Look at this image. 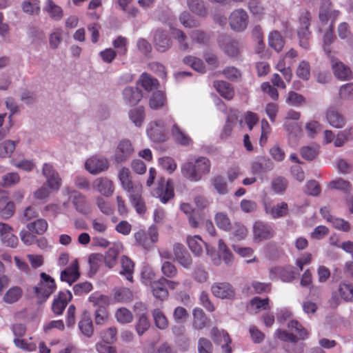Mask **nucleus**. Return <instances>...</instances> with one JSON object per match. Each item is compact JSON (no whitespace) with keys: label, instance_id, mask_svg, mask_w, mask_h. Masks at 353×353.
I'll use <instances>...</instances> for the list:
<instances>
[{"label":"nucleus","instance_id":"a878e982","mask_svg":"<svg viewBox=\"0 0 353 353\" xmlns=\"http://www.w3.org/2000/svg\"><path fill=\"white\" fill-rule=\"evenodd\" d=\"M332 68L336 77L341 80H349L352 77L350 68L336 59H332Z\"/></svg>","mask_w":353,"mask_h":353},{"label":"nucleus","instance_id":"8fccbe9b","mask_svg":"<svg viewBox=\"0 0 353 353\" xmlns=\"http://www.w3.org/2000/svg\"><path fill=\"white\" fill-rule=\"evenodd\" d=\"M232 238L235 241L244 239L248 234L247 228L240 223H235L231 226Z\"/></svg>","mask_w":353,"mask_h":353},{"label":"nucleus","instance_id":"5701e85b","mask_svg":"<svg viewBox=\"0 0 353 353\" xmlns=\"http://www.w3.org/2000/svg\"><path fill=\"white\" fill-rule=\"evenodd\" d=\"M71 299L72 294L69 291L60 292L53 301L52 305L53 312L57 315L61 314Z\"/></svg>","mask_w":353,"mask_h":353},{"label":"nucleus","instance_id":"c756f323","mask_svg":"<svg viewBox=\"0 0 353 353\" xmlns=\"http://www.w3.org/2000/svg\"><path fill=\"white\" fill-rule=\"evenodd\" d=\"M165 282H166V279L161 277L159 280L153 281L150 285L152 294L156 298L161 300H163L168 296V292Z\"/></svg>","mask_w":353,"mask_h":353},{"label":"nucleus","instance_id":"4c0bfd02","mask_svg":"<svg viewBox=\"0 0 353 353\" xmlns=\"http://www.w3.org/2000/svg\"><path fill=\"white\" fill-rule=\"evenodd\" d=\"M121 274L124 275L127 280L133 281L132 274L134 272V263L126 256H123L121 259Z\"/></svg>","mask_w":353,"mask_h":353},{"label":"nucleus","instance_id":"0eeeda50","mask_svg":"<svg viewBox=\"0 0 353 353\" xmlns=\"http://www.w3.org/2000/svg\"><path fill=\"white\" fill-rule=\"evenodd\" d=\"M300 26L297 30V34L299 39V46L305 50L310 48L309 39L311 32L309 30L310 24V14L307 12L302 13L299 17Z\"/></svg>","mask_w":353,"mask_h":353},{"label":"nucleus","instance_id":"f704fd0d","mask_svg":"<svg viewBox=\"0 0 353 353\" xmlns=\"http://www.w3.org/2000/svg\"><path fill=\"white\" fill-rule=\"evenodd\" d=\"M268 44L276 52H279L285 45V40L279 31L272 30L268 35Z\"/></svg>","mask_w":353,"mask_h":353},{"label":"nucleus","instance_id":"f8f14e48","mask_svg":"<svg viewBox=\"0 0 353 353\" xmlns=\"http://www.w3.org/2000/svg\"><path fill=\"white\" fill-rule=\"evenodd\" d=\"M210 336L214 343L221 346L223 353H232L231 339L227 332L214 327L211 330Z\"/></svg>","mask_w":353,"mask_h":353},{"label":"nucleus","instance_id":"6ab92c4d","mask_svg":"<svg viewBox=\"0 0 353 353\" xmlns=\"http://www.w3.org/2000/svg\"><path fill=\"white\" fill-rule=\"evenodd\" d=\"M92 188L101 195L109 197L114 191V183L107 177L97 178L92 182Z\"/></svg>","mask_w":353,"mask_h":353},{"label":"nucleus","instance_id":"ddd939ff","mask_svg":"<svg viewBox=\"0 0 353 353\" xmlns=\"http://www.w3.org/2000/svg\"><path fill=\"white\" fill-rule=\"evenodd\" d=\"M134 148L131 141L124 139L121 140L116 148L114 160L117 163H121L126 161L133 154Z\"/></svg>","mask_w":353,"mask_h":353},{"label":"nucleus","instance_id":"4468645a","mask_svg":"<svg viewBox=\"0 0 353 353\" xmlns=\"http://www.w3.org/2000/svg\"><path fill=\"white\" fill-rule=\"evenodd\" d=\"M283 128L287 133L289 145L292 148L296 147L299 140L302 137L301 125L294 121H284Z\"/></svg>","mask_w":353,"mask_h":353},{"label":"nucleus","instance_id":"aec40b11","mask_svg":"<svg viewBox=\"0 0 353 353\" xmlns=\"http://www.w3.org/2000/svg\"><path fill=\"white\" fill-rule=\"evenodd\" d=\"M211 291L214 296L219 299H231L234 296V288L227 282H217L212 284Z\"/></svg>","mask_w":353,"mask_h":353},{"label":"nucleus","instance_id":"3c124183","mask_svg":"<svg viewBox=\"0 0 353 353\" xmlns=\"http://www.w3.org/2000/svg\"><path fill=\"white\" fill-rule=\"evenodd\" d=\"M16 148V143L11 140L0 142V157L6 158L11 156Z\"/></svg>","mask_w":353,"mask_h":353},{"label":"nucleus","instance_id":"a19ab883","mask_svg":"<svg viewBox=\"0 0 353 353\" xmlns=\"http://www.w3.org/2000/svg\"><path fill=\"white\" fill-rule=\"evenodd\" d=\"M166 105L165 94L161 91L153 92L149 100V106L152 110H159Z\"/></svg>","mask_w":353,"mask_h":353},{"label":"nucleus","instance_id":"423d86ee","mask_svg":"<svg viewBox=\"0 0 353 353\" xmlns=\"http://www.w3.org/2000/svg\"><path fill=\"white\" fill-rule=\"evenodd\" d=\"M229 25L231 29L236 32L244 31L249 23L248 12L243 8L234 10L228 18Z\"/></svg>","mask_w":353,"mask_h":353},{"label":"nucleus","instance_id":"20e7f679","mask_svg":"<svg viewBox=\"0 0 353 353\" xmlns=\"http://www.w3.org/2000/svg\"><path fill=\"white\" fill-rule=\"evenodd\" d=\"M186 241L190 250L196 256H201L203 252V248H205L208 255L211 258L212 262L215 265L221 264V258L215 253L213 248H210L208 245L201 239L199 235L188 236Z\"/></svg>","mask_w":353,"mask_h":353},{"label":"nucleus","instance_id":"cd10ccee","mask_svg":"<svg viewBox=\"0 0 353 353\" xmlns=\"http://www.w3.org/2000/svg\"><path fill=\"white\" fill-rule=\"evenodd\" d=\"M79 276L78 262L74 260L68 268L61 272V280L71 285L79 279Z\"/></svg>","mask_w":353,"mask_h":353},{"label":"nucleus","instance_id":"2eb2a0df","mask_svg":"<svg viewBox=\"0 0 353 353\" xmlns=\"http://www.w3.org/2000/svg\"><path fill=\"white\" fill-rule=\"evenodd\" d=\"M283 128L287 133L289 145L292 148L296 147L299 140L302 137L301 125L294 121H284Z\"/></svg>","mask_w":353,"mask_h":353},{"label":"nucleus","instance_id":"7ed1b4c3","mask_svg":"<svg viewBox=\"0 0 353 353\" xmlns=\"http://www.w3.org/2000/svg\"><path fill=\"white\" fill-rule=\"evenodd\" d=\"M174 122L172 116L165 119H159L150 122L147 127L146 132L150 139L154 142H163L167 139V128Z\"/></svg>","mask_w":353,"mask_h":353},{"label":"nucleus","instance_id":"49530a36","mask_svg":"<svg viewBox=\"0 0 353 353\" xmlns=\"http://www.w3.org/2000/svg\"><path fill=\"white\" fill-rule=\"evenodd\" d=\"M193 327L196 330L203 329L207 323V317L201 308L196 307L193 310Z\"/></svg>","mask_w":353,"mask_h":353},{"label":"nucleus","instance_id":"c85d7f7f","mask_svg":"<svg viewBox=\"0 0 353 353\" xmlns=\"http://www.w3.org/2000/svg\"><path fill=\"white\" fill-rule=\"evenodd\" d=\"M171 125V134L176 143L182 145H189L191 144V138L182 128L175 123L174 121Z\"/></svg>","mask_w":353,"mask_h":353},{"label":"nucleus","instance_id":"69168bd1","mask_svg":"<svg viewBox=\"0 0 353 353\" xmlns=\"http://www.w3.org/2000/svg\"><path fill=\"white\" fill-rule=\"evenodd\" d=\"M212 184L214 189L219 194H225L228 193V185L223 176H215L212 179Z\"/></svg>","mask_w":353,"mask_h":353},{"label":"nucleus","instance_id":"864d4df0","mask_svg":"<svg viewBox=\"0 0 353 353\" xmlns=\"http://www.w3.org/2000/svg\"><path fill=\"white\" fill-rule=\"evenodd\" d=\"M305 130L307 135L314 138L322 130V125L316 120H310L305 123Z\"/></svg>","mask_w":353,"mask_h":353},{"label":"nucleus","instance_id":"5fc2aeb1","mask_svg":"<svg viewBox=\"0 0 353 353\" xmlns=\"http://www.w3.org/2000/svg\"><path fill=\"white\" fill-rule=\"evenodd\" d=\"M117 321L121 324L130 323L133 320L132 312L125 307L119 308L115 312Z\"/></svg>","mask_w":353,"mask_h":353},{"label":"nucleus","instance_id":"1a4fd4ad","mask_svg":"<svg viewBox=\"0 0 353 353\" xmlns=\"http://www.w3.org/2000/svg\"><path fill=\"white\" fill-rule=\"evenodd\" d=\"M42 174L46 179L48 188L52 191L57 192L61 186L62 180L54 166L48 163H44Z\"/></svg>","mask_w":353,"mask_h":353},{"label":"nucleus","instance_id":"bb28decb","mask_svg":"<svg viewBox=\"0 0 353 353\" xmlns=\"http://www.w3.org/2000/svg\"><path fill=\"white\" fill-rule=\"evenodd\" d=\"M143 188H139L137 191H134L129 194V199L132 205L135 208L136 212L139 214H143L146 211L145 201L142 197Z\"/></svg>","mask_w":353,"mask_h":353},{"label":"nucleus","instance_id":"13d9d810","mask_svg":"<svg viewBox=\"0 0 353 353\" xmlns=\"http://www.w3.org/2000/svg\"><path fill=\"white\" fill-rule=\"evenodd\" d=\"M170 34L172 37L178 41L179 46L181 50H186L188 49L189 46L185 41L186 35L183 31L179 29L173 28L170 29Z\"/></svg>","mask_w":353,"mask_h":353},{"label":"nucleus","instance_id":"6e6d98bb","mask_svg":"<svg viewBox=\"0 0 353 353\" xmlns=\"http://www.w3.org/2000/svg\"><path fill=\"white\" fill-rule=\"evenodd\" d=\"M129 117L136 126L140 127L145 117L144 108L143 107H138L131 110L129 112Z\"/></svg>","mask_w":353,"mask_h":353},{"label":"nucleus","instance_id":"9b49d317","mask_svg":"<svg viewBox=\"0 0 353 353\" xmlns=\"http://www.w3.org/2000/svg\"><path fill=\"white\" fill-rule=\"evenodd\" d=\"M339 15L340 12L332 8L330 0H322L319 17L323 24H327L328 21H330V24L334 25V22Z\"/></svg>","mask_w":353,"mask_h":353},{"label":"nucleus","instance_id":"412c9836","mask_svg":"<svg viewBox=\"0 0 353 353\" xmlns=\"http://www.w3.org/2000/svg\"><path fill=\"white\" fill-rule=\"evenodd\" d=\"M254 239L261 241L272 238L274 235L272 228L263 222L256 221L253 225Z\"/></svg>","mask_w":353,"mask_h":353},{"label":"nucleus","instance_id":"b1692460","mask_svg":"<svg viewBox=\"0 0 353 353\" xmlns=\"http://www.w3.org/2000/svg\"><path fill=\"white\" fill-rule=\"evenodd\" d=\"M265 211L273 219L285 216L288 213V205L285 202L278 203L275 205L265 204Z\"/></svg>","mask_w":353,"mask_h":353},{"label":"nucleus","instance_id":"473e14b6","mask_svg":"<svg viewBox=\"0 0 353 353\" xmlns=\"http://www.w3.org/2000/svg\"><path fill=\"white\" fill-rule=\"evenodd\" d=\"M154 41L157 50L165 52L170 46V40L168 36L162 30H157L154 36Z\"/></svg>","mask_w":353,"mask_h":353},{"label":"nucleus","instance_id":"2f4dec72","mask_svg":"<svg viewBox=\"0 0 353 353\" xmlns=\"http://www.w3.org/2000/svg\"><path fill=\"white\" fill-rule=\"evenodd\" d=\"M43 11L47 12L50 17L55 21L61 20L63 16V9L52 0L46 1Z\"/></svg>","mask_w":353,"mask_h":353},{"label":"nucleus","instance_id":"79ce46f5","mask_svg":"<svg viewBox=\"0 0 353 353\" xmlns=\"http://www.w3.org/2000/svg\"><path fill=\"white\" fill-rule=\"evenodd\" d=\"M88 301L97 308H106L110 304L109 297L97 292L92 293L89 296Z\"/></svg>","mask_w":353,"mask_h":353},{"label":"nucleus","instance_id":"a18cd8bd","mask_svg":"<svg viewBox=\"0 0 353 353\" xmlns=\"http://www.w3.org/2000/svg\"><path fill=\"white\" fill-rule=\"evenodd\" d=\"M23 12L29 15H37L40 12V2L39 0L23 1L21 3Z\"/></svg>","mask_w":353,"mask_h":353},{"label":"nucleus","instance_id":"052dcab7","mask_svg":"<svg viewBox=\"0 0 353 353\" xmlns=\"http://www.w3.org/2000/svg\"><path fill=\"white\" fill-rule=\"evenodd\" d=\"M183 63L190 65L192 69L199 72H205V65L203 61L196 57L188 56L184 57Z\"/></svg>","mask_w":353,"mask_h":353},{"label":"nucleus","instance_id":"680f3d73","mask_svg":"<svg viewBox=\"0 0 353 353\" xmlns=\"http://www.w3.org/2000/svg\"><path fill=\"white\" fill-rule=\"evenodd\" d=\"M215 222L218 228L225 231H228L231 228V223L228 215L223 212H218L215 215Z\"/></svg>","mask_w":353,"mask_h":353},{"label":"nucleus","instance_id":"dca6fc26","mask_svg":"<svg viewBox=\"0 0 353 353\" xmlns=\"http://www.w3.org/2000/svg\"><path fill=\"white\" fill-rule=\"evenodd\" d=\"M153 195L160 199V201L166 203L174 196V186L171 181H165L161 179L158 183V187L153 191Z\"/></svg>","mask_w":353,"mask_h":353},{"label":"nucleus","instance_id":"7c9ffc66","mask_svg":"<svg viewBox=\"0 0 353 353\" xmlns=\"http://www.w3.org/2000/svg\"><path fill=\"white\" fill-rule=\"evenodd\" d=\"M123 99L130 105L137 104L143 97L141 91L137 88H125L123 91Z\"/></svg>","mask_w":353,"mask_h":353},{"label":"nucleus","instance_id":"4be33fe9","mask_svg":"<svg viewBox=\"0 0 353 353\" xmlns=\"http://www.w3.org/2000/svg\"><path fill=\"white\" fill-rule=\"evenodd\" d=\"M327 123L334 128H343L346 124L345 117L334 108H328L325 112Z\"/></svg>","mask_w":353,"mask_h":353},{"label":"nucleus","instance_id":"37998d69","mask_svg":"<svg viewBox=\"0 0 353 353\" xmlns=\"http://www.w3.org/2000/svg\"><path fill=\"white\" fill-rule=\"evenodd\" d=\"M292 61H290L288 63L289 65L287 66L285 58V57H283L279 59L276 65V70L282 74L283 78L287 82H290L292 77V72L290 68V65L292 64Z\"/></svg>","mask_w":353,"mask_h":353},{"label":"nucleus","instance_id":"f03ea898","mask_svg":"<svg viewBox=\"0 0 353 353\" xmlns=\"http://www.w3.org/2000/svg\"><path fill=\"white\" fill-rule=\"evenodd\" d=\"M288 327L291 333L278 329L275 334L276 337L286 342L295 343L299 340H305L309 336V332L297 321L292 320L288 323Z\"/></svg>","mask_w":353,"mask_h":353},{"label":"nucleus","instance_id":"4d7b16f0","mask_svg":"<svg viewBox=\"0 0 353 353\" xmlns=\"http://www.w3.org/2000/svg\"><path fill=\"white\" fill-rule=\"evenodd\" d=\"M296 74L300 79L307 81L310 77V65L309 62L305 60L300 61L296 70Z\"/></svg>","mask_w":353,"mask_h":353},{"label":"nucleus","instance_id":"6e6552de","mask_svg":"<svg viewBox=\"0 0 353 353\" xmlns=\"http://www.w3.org/2000/svg\"><path fill=\"white\" fill-rule=\"evenodd\" d=\"M158 236L157 230L154 226H150L148 232L139 230L134 234L137 243L146 250L150 249L157 242Z\"/></svg>","mask_w":353,"mask_h":353},{"label":"nucleus","instance_id":"c03bdc74","mask_svg":"<svg viewBox=\"0 0 353 353\" xmlns=\"http://www.w3.org/2000/svg\"><path fill=\"white\" fill-rule=\"evenodd\" d=\"M48 227L47 221L43 219H39L35 221L27 224V229L38 235L44 234Z\"/></svg>","mask_w":353,"mask_h":353},{"label":"nucleus","instance_id":"603ef678","mask_svg":"<svg viewBox=\"0 0 353 353\" xmlns=\"http://www.w3.org/2000/svg\"><path fill=\"white\" fill-rule=\"evenodd\" d=\"M152 316L155 325L161 330H164L168 326V321L163 314L159 309H155L152 311Z\"/></svg>","mask_w":353,"mask_h":353},{"label":"nucleus","instance_id":"58836bf2","mask_svg":"<svg viewBox=\"0 0 353 353\" xmlns=\"http://www.w3.org/2000/svg\"><path fill=\"white\" fill-rule=\"evenodd\" d=\"M23 295V290L19 286L10 288L3 295V300L8 304L17 302Z\"/></svg>","mask_w":353,"mask_h":353},{"label":"nucleus","instance_id":"a211bd4d","mask_svg":"<svg viewBox=\"0 0 353 353\" xmlns=\"http://www.w3.org/2000/svg\"><path fill=\"white\" fill-rule=\"evenodd\" d=\"M63 193L69 195V199L72 202L76 210L83 214L88 212V201L86 197L76 190H70L68 188L63 190Z\"/></svg>","mask_w":353,"mask_h":353},{"label":"nucleus","instance_id":"f257e3e1","mask_svg":"<svg viewBox=\"0 0 353 353\" xmlns=\"http://www.w3.org/2000/svg\"><path fill=\"white\" fill-rule=\"evenodd\" d=\"M210 170V161L205 157H199L194 162L185 163L181 172L183 175L191 181H199L203 174H208Z\"/></svg>","mask_w":353,"mask_h":353},{"label":"nucleus","instance_id":"9d476101","mask_svg":"<svg viewBox=\"0 0 353 353\" xmlns=\"http://www.w3.org/2000/svg\"><path fill=\"white\" fill-rule=\"evenodd\" d=\"M118 178L120 181L121 188L128 194L137 191L142 185L138 181H133L131 177V173L129 168L122 167L119 170Z\"/></svg>","mask_w":353,"mask_h":353},{"label":"nucleus","instance_id":"ea45409f","mask_svg":"<svg viewBox=\"0 0 353 353\" xmlns=\"http://www.w3.org/2000/svg\"><path fill=\"white\" fill-rule=\"evenodd\" d=\"M353 140V125L339 131L334 140L335 147H342L345 142Z\"/></svg>","mask_w":353,"mask_h":353},{"label":"nucleus","instance_id":"e2e57ef3","mask_svg":"<svg viewBox=\"0 0 353 353\" xmlns=\"http://www.w3.org/2000/svg\"><path fill=\"white\" fill-rule=\"evenodd\" d=\"M114 299L117 302L127 303L132 299V293L128 288H121L114 293Z\"/></svg>","mask_w":353,"mask_h":353},{"label":"nucleus","instance_id":"774afa93","mask_svg":"<svg viewBox=\"0 0 353 353\" xmlns=\"http://www.w3.org/2000/svg\"><path fill=\"white\" fill-rule=\"evenodd\" d=\"M288 181L282 176L275 178L272 182V188L276 194H283L288 187Z\"/></svg>","mask_w":353,"mask_h":353},{"label":"nucleus","instance_id":"e433bc0d","mask_svg":"<svg viewBox=\"0 0 353 353\" xmlns=\"http://www.w3.org/2000/svg\"><path fill=\"white\" fill-rule=\"evenodd\" d=\"M187 6L190 10L199 16H205L208 13V8L203 0H186Z\"/></svg>","mask_w":353,"mask_h":353},{"label":"nucleus","instance_id":"39448f33","mask_svg":"<svg viewBox=\"0 0 353 353\" xmlns=\"http://www.w3.org/2000/svg\"><path fill=\"white\" fill-rule=\"evenodd\" d=\"M41 280L34 288V291L38 299L45 301L56 290L54 280L48 274L41 272Z\"/></svg>","mask_w":353,"mask_h":353},{"label":"nucleus","instance_id":"09e8293b","mask_svg":"<svg viewBox=\"0 0 353 353\" xmlns=\"http://www.w3.org/2000/svg\"><path fill=\"white\" fill-rule=\"evenodd\" d=\"M337 32L341 39L345 40L350 46L353 47V36L347 23L342 22L339 23Z\"/></svg>","mask_w":353,"mask_h":353},{"label":"nucleus","instance_id":"f3484780","mask_svg":"<svg viewBox=\"0 0 353 353\" xmlns=\"http://www.w3.org/2000/svg\"><path fill=\"white\" fill-rule=\"evenodd\" d=\"M109 163L106 158L97 156L91 157L85 163V168L92 174H97L107 170Z\"/></svg>","mask_w":353,"mask_h":353},{"label":"nucleus","instance_id":"de8ad7c7","mask_svg":"<svg viewBox=\"0 0 353 353\" xmlns=\"http://www.w3.org/2000/svg\"><path fill=\"white\" fill-rule=\"evenodd\" d=\"M341 297L347 302H353V285L346 281H343L339 287Z\"/></svg>","mask_w":353,"mask_h":353},{"label":"nucleus","instance_id":"c9c22d12","mask_svg":"<svg viewBox=\"0 0 353 353\" xmlns=\"http://www.w3.org/2000/svg\"><path fill=\"white\" fill-rule=\"evenodd\" d=\"M271 274L277 275L283 282L290 283L295 279V273L291 267H278L271 270Z\"/></svg>","mask_w":353,"mask_h":353},{"label":"nucleus","instance_id":"338daca9","mask_svg":"<svg viewBox=\"0 0 353 353\" xmlns=\"http://www.w3.org/2000/svg\"><path fill=\"white\" fill-rule=\"evenodd\" d=\"M117 330L116 327H111L101 332V338L107 344H112L117 341Z\"/></svg>","mask_w":353,"mask_h":353},{"label":"nucleus","instance_id":"72a5a7b5","mask_svg":"<svg viewBox=\"0 0 353 353\" xmlns=\"http://www.w3.org/2000/svg\"><path fill=\"white\" fill-rule=\"evenodd\" d=\"M214 87L216 90L222 96L223 98L228 100H230L234 95V91L231 85L224 81H216L214 82Z\"/></svg>","mask_w":353,"mask_h":353},{"label":"nucleus","instance_id":"bf43d9fd","mask_svg":"<svg viewBox=\"0 0 353 353\" xmlns=\"http://www.w3.org/2000/svg\"><path fill=\"white\" fill-rule=\"evenodd\" d=\"M21 177L17 172H11L3 175L2 183L4 188H10L19 183Z\"/></svg>","mask_w":353,"mask_h":353},{"label":"nucleus","instance_id":"0e129e2a","mask_svg":"<svg viewBox=\"0 0 353 353\" xmlns=\"http://www.w3.org/2000/svg\"><path fill=\"white\" fill-rule=\"evenodd\" d=\"M301 157L308 161L313 160L318 154V146L316 145L302 147L300 150Z\"/></svg>","mask_w":353,"mask_h":353},{"label":"nucleus","instance_id":"393cba45","mask_svg":"<svg viewBox=\"0 0 353 353\" xmlns=\"http://www.w3.org/2000/svg\"><path fill=\"white\" fill-rule=\"evenodd\" d=\"M274 168V163L268 158L259 157L252 162L251 165L252 172L258 174L270 171Z\"/></svg>","mask_w":353,"mask_h":353}]
</instances>
